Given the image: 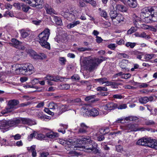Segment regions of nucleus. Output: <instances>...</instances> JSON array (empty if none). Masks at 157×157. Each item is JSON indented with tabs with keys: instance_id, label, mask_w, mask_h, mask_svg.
<instances>
[{
	"instance_id": "6e6552de",
	"label": "nucleus",
	"mask_w": 157,
	"mask_h": 157,
	"mask_svg": "<svg viewBox=\"0 0 157 157\" xmlns=\"http://www.w3.org/2000/svg\"><path fill=\"white\" fill-rule=\"evenodd\" d=\"M138 125L136 124H130L125 126L123 129L124 130H127V132L139 131H144L145 130L143 127L138 128Z\"/></svg>"
},
{
	"instance_id": "a18cd8bd",
	"label": "nucleus",
	"mask_w": 157,
	"mask_h": 157,
	"mask_svg": "<svg viewBox=\"0 0 157 157\" xmlns=\"http://www.w3.org/2000/svg\"><path fill=\"white\" fill-rule=\"evenodd\" d=\"M100 14L101 17L105 18H106L107 17V13L105 10H102L100 12Z\"/></svg>"
},
{
	"instance_id": "864d4df0",
	"label": "nucleus",
	"mask_w": 157,
	"mask_h": 157,
	"mask_svg": "<svg viewBox=\"0 0 157 157\" xmlns=\"http://www.w3.org/2000/svg\"><path fill=\"white\" fill-rule=\"evenodd\" d=\"M154 8L155 7H148V12L151 14H153L154 13Z\"/></svg>"
},
{
	"instance_id": "13d9d810",
	"label": "nucleus",
	"mask_w": 157,
	"mask_h": 157,
	"mask_svg": "<svg viewBox=\"0 0 157 157\" xmlns=\"http://www.w3.org/2000/svg\"><path fill=\"white\" fill-rule=\"evenodd\" d=\"M37 117L38 118L40 119L46 118V116L44 115L41 113H39L37 114Z\"/></svg>"
},
{
	"instance_id": "4d7b16f0",
	"label": "nucleus",
	"mask_w": 157,
	"mask_h": 157,
	"mask_svg": "<svg viewBox=\"0 0 157 157\" xmlns=\"http://www.w3.org/2000/svg\"><path fill=\"white\" fill-rule=\"evenodd\" d=\"M146 29H148L150 30L151 31H152L154 32H156V29H155V26H148V27L146 28Z\"/></svg>"
},
{
	"instance_id": "4c0bfd02",
	"label": "nucleus",
	"mask_w": 157,
	"mask_h": 157,
	"mask_svg": "<svg viewBox=\"0 0 157 157\" xmlns=\"http://www.w3.org/2000/svg\"><path fill=\"white\" fill-rule=\"evenodd\" d=\"M118 57L120 58H124L128 59L129 58V56L125 53H119L118 54Z\"/></svg>"
},
{
	"instance_id": "9b49d317",
	"label": "nucleus",
	"mask_w": 157,
	"mask_h": 157,
	"mask_svg": "<svg viewBox=\"0 0 157 157\" xmlns=\"http://www.w3.org/2000/svg\"><path fill=\"white\" fill-rule=\"evenodd\" d=\"M90 128L84 123L80 124V127L77 132L78 134H84L89 132Z\"/></svg>"
},
{
	"instance_id": "680f3d73",
	"label": "nucleus",
	"mask_w": 157,
	"mask_h": 157,
	"mask_svg": "<svg viewBox=\"0 0 157 157\" xmlns=\"http://www.w3.org/2000/svg\"><path fill=\"white\" fill-rule=\"evenodd\" d=\"M82 0H79V4L80 6L81 7H84L86 6V5L85 3Z\"/></svg>"
},
{
	"instance_id": "e433bc0d",
	"label": "nucleus",
	"mask_w": 157,
	"mask_h": 157,
	"mask_svg": "<svg viewBox=\"0 0 157 157\" xmlns=\"http://www.w3.org/2000/svg\"><path fill=\"white\" fill-rule=\"evenodd\" d=\"M69 17H68L67 20L70 21L74 20L76 18V17L74 14V13L72 12L70 15Z\"/></svg>"
},
{
	"instance_id": "4be33fe9",
	"label": "nucleus",
	"mask_w": 157,
	"mask_h": 157,
	"mask_svg": "<svg viewBox=\"0 0 157 157\" xmlns=\"http://www.w3.org/2000/svg\"><path fill=\"white\" fill-rule=\"evenodd\" d=\"M53 18L54 21L57 25H61L63 24L62 20L61 18L56 16H55Z\"/></svg>"
},
{
	"instance_id": "393cba45",
	"label": "nucleus",
	"mask_w": 157,
	"mask_h": 157,
	"mask_svg": "<svg viewBox=\"0 0 157 157\" xmlns=\"http://www.w3.org/2000/svg\"><path fill=\"white\" fill-rule=\"evenodd\" d=\"M46 135L47 137L50 138H54L57 136V133L53 132L47 133Z\"/></svg>"
},
{
	"instance_id": "423d86ee",
	"label": "nucleus",
	"mask_w": 157,
	"mask_h": 157,
	"mask_svg": "<svg viewBox=\"0 0 157 157\" xmlns=\"http://www.w3.org/2000/svg\"><path fill=\"white\" fill-rule=\"evenodd\" d=\"M15 127L18 124H24L32 125L35 123V122L29 118L19 117L14 119Z\"/></svg>"
},
{
	"instance_id": "c85d7f7f",
	"label": "nucleus",
	"mask_w": 157,
	"mask_h": 157,
	"mask_svg": "<svg viewBox=\"0 0 157 157\" xmlns=\"http://www.w3.org/2000/svg\"><path fill=\"white\" fill-rule=\"evenodd\" d=\"M132 54L137 55L136 58L139 59H141L142 58V53L137 51H133L132 52Z\"/></svg>"
},
{
	"instance_id": "4468645a",
	"label": "nucleus",
	"mask_w": 157,
	"mask_h": 157,
	"mask_svg": "<svg viewBox=\"0 0 157 157\" xmlns=\"http://www.w3.org/2000/svg\"><path fill=\"white\" fill-rule=\"evenodd\" d=\"M153 100V98L152 96L149 98L147 97H141L139 99V102L141 104H145L149 101H152Z\"/></svg>"
},
{
	"instance_id": "aec40b11",
	"label": "nucleus",
	"mask_w": 157,
	"mask_h": 157,
	"mask_svg": "<svg viewBox=\"0 0 157 157\" xmlns=\"http://www.w3.org/2000/svg\"><path fill=\"white\" fill-rule=\"evenodd\" d=\"M128 63V61L126 59H123L122 60L121 62L119 63L120 66L122 69H124L126 68L127 64Z\"/></svg>"
},
{
	"instance_id": "ddd939ff",
	"label": "nucleus",
	"mask_w": 157,
	"mask_h": 157,
	"mask_svg": "<svg viewBox=\"0 0 157 157\" xmlns=\"http://www.w3.org/2000/svg\"><path fill=\"white\" fill-rule=\"evenodd\" d=\"M117 107V104L112 102H109L104 106V109L107 110L114 109Z\"/></svg>"
},
{
	"instance_id": "338daca9",
	"label": "nucleus",
	"mask_w": 157,
	"mask_h": 157,
	"mask_svg": "<svg viewBox=\"0 0 157 157\" xmlns=\"http://www.w3.org/2000/svg\"><path fill=\"white\" fill-rule=\"evenodd\" d=\"M127 107V105L126 104H123L117 106V108L119 109H125Z\"/></svg>"
},
{
	"instance_id": "dca6fc26",
	"label": "nucleus",
	"mask_w": 157,
	"mask_h": 157,
	"mask_svg": "<svg viewBox=\"0 0 157 157\" xmlns=\"http://www.w3.org/2000/svg\"><path fill=\"white\" fill-rule=\"evenodd\" d=\"M123 21H124V17L121 14L118 13L113 21L115 25H117V24Z\"/></svg>"
},
{
	"instance_id": "cd10ccee",
	"label": "nucleus",
	"mask_w": 157,
	"mask_h": 157,
	"mask_svg": "<svg viewBox=\"0 0 157 157\" xmlns=\"http://www.w3.org/2000/svg\"><path fill=\"white\" fill-rule=\"evenodd\" d=\"M80 23V22L78 21H73L72 23L68 24L67 26L68 28L71 29L79 24Z\"/></svg>"
},
{
	"instance_id": "473e14b6",
	"label": "nucleus",
	"mask_w": 157,
	"mask_h": 157,
	"mask_svg": "<svg viewBox=\"0 0 157 157\" xmlns=\"http://www.w3.org/2000/svg\"><path fill=\"white\" fill-rule=\"evenodd\" d=\"M106 78H102L95 79L96 81L98 82L100 84H103L105 83L106 81Z\"/></svg>"
},
{
	"instance_id": "79ce46f5",
	"label": "nucleus",
	"mask_w": 157,
	"mask_h": 157,
	"mask_svg": "<svg viewBox=\"0 0 157 157\" xmlns=\"http://www.w3.org/2000/svg\"><path fill=\"white\" fill-rule=\"evenodd\" d=\"M121 134V131H119L117 132H110L109 135L111 136H116L118 135H120Z\"/></svg>"
},
{
	"instance_id": "9d476101",
	"label": "nucleus",
	"mask_w": 157,
	"mask_h": 157,
	"mask_svg": "<svg viewBox=\"0 0 157 157\" xmlns=\"http://www.w3.org/2000/svg\"><path fill=\"white\" fill-rule=\"evenodd\" d=\"M45 79L47 80L48 81H54L55 82H57L58 81H60L61 82H62L64 81V79H66V78L64 77H60L58 76H52L51 75H48L44 78ZM48 83L50 85H52L50 83V82L49 81H48Z\"/></svg>"
},
{
	"instance_id": "a19ab883",
	"label": "nucleus",
	"mask_w": 157,
	"mask_h": 157,
	"mask_svg": "<svg viewBox=\"0 0 157 157\" xmlns=\"http://www.w3.org/2000/svg\"><path fill=\"white\" fill-rule=\"evenodd\" d=\"M45 137V135L41 133L38 134L36 137V138L40 140H44Z\"/></svg>"
},
{
	"instance_id": "09e8293b",
	"label": "nucleus",
	"mask_w": 157,
	"mask_h": 157,
	"mask_svg": "<svg viewBox=\"0 0 157 157\" xmlns=\"http://www.w3.org/2000/svg\"><path fill=\"white\" fill-rule=\"evenodd\" d=\"M60 61V63L62 65H64L65 64V62H66V59L63 57H61L59 58V59Z\"/></svg>"
},
{
	"instance_id": "7ed1b4c3",
	"label": "nucleus",
	"mask_w": 157,
	"mask_h": 157,
	"mask_svg": "<svg viewBox=\"0 0 157 157\" xmlns=\"http://www.w3.org/2000/svg\"><path fill=\"white\" fill-rule=\"evenodd\" d=\"M34 68L32 64L27 63L24 64L15 70L17 74H21L25 75H30L34 72Z\"/></svg>"
},
{
	"instance_id": "ea45409f",
	"label": "nucleus",
	"mask_w": 157,
	"mask_h": 157,
	"mask_svg": "<svg viewBox=\"0 0 157 157\" xmlns=\"http://www.w3.org/2000/svg\"><path fill=\"white\" fill-rule=\"evenodd\" d=\"M136 45L135 43H132L131 42H127L125 44V46L127 47H129L131 48H133Z\"/></svg>"
},
{
	"instance_id": "bb28decb",
	"label": "nucleus",
	"mask_w": 157,
	"mask_h": 157,
	"mask_svg": "<svg viewBox=\"0 0 157 157\" xmlns=\"http://www.w3.org/2000/svg\"><path fill=\"white\" fill-rule=\"evenodd\" d=\"M59 88L62 90H67L70 88V86L68 84H60L58 87Z\"/></svg>"
},
{
	"instance_id": "f8f14e48",
	"label": "nucleus",
	"mask_w": 157,
	"mask_h": 157,
	"mask_svg": "<svg viewBox=\"0 0 157 157\" xmlns=\"http://www.w3.org/2000/svg\"><path fill=\"white\" fill-rule=\"evenodd\" d=\"M19 103V101L18 100L13 99L9 101L8 103V106L7 108V109H16L15 106Z\"/></svg>"
},
{
	"instance_id": "c756f323",
	"label": "nucleus",
	"mask_w": 157,
	"mask_h": 157,
	"mask_svg": "<svg viewBox=\"0 0 157 157\" xmlns=\"http://www.w3.org/2000/svg\"><path fill=\"white\" fill-rule=\"evenodd\" d=\"M71 13L68 10H67L65 12L63 11L61 12V15L67 19L68 17H69V15Z\"/></svg>"
},
{
	"instance_id": "a878e982",
	"label": "nucleus",
	"mask_w": 157,
	"mask_h": 157,
	"mask_svg": "<svg viewBox=\"0 0 157 157\" xmlns=\"http://www.w3.org/2000/svg\"><path fill=\"white\" fill-rule=\"evenodd\" d=\"M118 14V13H117V11L115 10H112L110 11L109 14L113 21L115 18L116 17L117 15V14Z\"/></svg>"
},
{
	"instance_id": "052dcab7",
	"label": "nucleus",
	"mask_w": 157,
	"mask_h": 157,
	"mask_svg": "<svg viewBox=\"0 0 157 157\" xmlns=\"http://www.w3.org/2000/svg\"><path fill=\"white\" fill-rule=\"evenodd\" d=\"M39 82V79L37 78H35L31 80V82L32 84H35L38 83Z\"/></svg>"
},
{
	"instance_id": "1a4fd4ad",
	"label": "nucleus",
	"mask_w": 157,
	"mask_h": 157,
	"mask_svg": "<svg viewBox=\"0 0 157 157\" xmlns=\"http://www.w3.org/2000/svg\"><path fill=\"white\" fill-rule=\"evenodd\" d=\"M14 119L9 121H3L0 122V128L8 130L9 127H15Z\"/></svg>"
},
{
	"instance_id": "3c124183",
	"label": "nucleus",
	"mask_w": 157,
	"mask_h": 157,
	"mask_svg": "<svg viewBox=\"0 0 157 157\" xmlns=\"http://www.w3.org/2000/svg\"><path fill=\"white\" fill-rule=\"evenodd\" d=\"M109 129H101L100 130V132L102 134L105 135L109 132Z\"/></svg>"
},
{
	"instance_id": "2f4dec72",
	"label": "nucleus",
	"mask_w": 157,
	"mask_h": 157,
	"mask_svg": "<svg viewBox=\"0 0 157 157\" xmlns=\"http://www.w3.org/2000/svg\"><path fill=\"white\" fill-rule=\"evenodd\" d=\"M105 83H106L105 85L106 86H113L114 85H119V83H116V82H112L109 81L107 80V79H106V81H105Z\"/></svg>"
},
{
	"instance_id": "a211bd4d",
	"label": "nucleus",
	"mask_w": 157,
	"mask_h": 157,
	"mask_svg": "<svg viewBox=\"0 0 157 157\" xmlns=\"http://www.w3.org/2000/svg\"><path fill=\"white\" fill-rule=\"evenodd\" d=\"M44 8L48 14H51L52 13L55 14V11L53 9L51 6L46 4L45 5Z\"/></svg>"
},
{
	"instance_id": "37998d69",
	"label": "nucleus",
	"mask_w": 157,
	"mask_h": 157,
	"mask_svg": "<svg viewBox=\"0 0 157 157\" xmlns=\"http://www.w3.org/2000/svg\"><path fill=\"white\" fill-rule=\"evenodd\" d=\"M137 30L136 27H132L127 32V33L128 34H131L132 33L135 32Z\"/></svg>"
},
{
	"instance_id": "412c9836",
	"label": "nucleus",
	"mask_w": 157,
	"mask_h": 157,
	"mask_svg": "<svg viewBox=\"0 0 157 157\" xmlns=\"http://www.w3.org/2000/svg\"><path fill=\"white\" fill-rule=\"evenodd\" d=\"M116 7L117 10L122 12H125L127 10L126 7L122 5H117Z\"/></svg>"
},
{
	"instance_id": "20e7f679",
	"label": "nucleus",
	"mask_w": 157,
	"mask_h": 157,
	"mask_svg": "<svg viewBox=\"0 0 157 157\" xmlns=\"http://www.w3.org/2000/svg\"><path fill=\"white\" fill-rule=\"evenodd\" d=\"M102 62V60L98 58L91 59L90 57H86L83 61L85 65L90 71L94 69L98 64Z\"/></svg>"
},
{
	"instance_id": "0eeeda50",
	"label": "nucleus",
	"mask_w": 157,
	"mask_h": 157,
	"mask_svg": "<svg viewBox=\"0 0 157 157\" xmlns=\"http://www.w3.org/2000/svg\"><path fill=\"white\" fill-rule=\"evenodd\" d=\"M153 139L150 138H143L139 139L136 142V144L139 145L147 146L152 148Z\"/></svg>"
},
{
	"instance_id": "8fccbe9b",
	"label": "nucleus",
	"mask_w": 157,
	"mask_h": 157,
	"mask_svg": "<svg viewBox=\"0 0 157 157\" xmlns=\"http://www.w3.org/2000/svg\"><path fill=\"white\" fill-rule=\"evenodd\" d=\"M117 46V44H111L108 46V47L112 50H114Z\"/></svg>"
},
{
	"instance_id": "f704fd0d",
	"label": "nucleus",
	"mask_w": 157,
	"mask_h": 157,
	"mask_svg": "<svg viewBox=\"0 0 157 157\" xmlns=\"http://www.w3.org/2000/svg\"><path fill=\"white\" fill-rule=\"evenodd\" d=\"M21 6L22 10L25 12H28L30 8V7L23 4H21Z\"/></svg>"
},
{
	"instance_id": "5701e85b",
	"label": "nucleus",
	"mask_w": 157,
	"mask_h": 157,
	"mask_svg": "<svg viewBox=\"0 0 157 157\" xmlns=\"http://www.w3.org/2000/svg\"><path fill=\"white\" fill-rule=\"evenodd\" d=\"M48 106L49 109L52 110H55L57 109L58 108L57 104L53 102L50 103Z\"/></svg>"
},
{
	"instance_id": "39448f33",
	"label": "nucleus",
	"mask_w": 157,
	"mask_h": 157,
	"mask_svg": "<svg viewBox=\"0 0 157 157\" xmlns=\"http://www.w3.org/2000/svg\"><path fill=\"white\" fill-rule=\"evenodd\" d=\"M81 109L83 113L88 116L95 117L99 114L98 111L97 109L94 108L90 109L89 105L82 106Z\"/></svg>"
},
{
	"instance_id": "f257e3e1",
	"label": "nucleus",
	"mask_w": 157,
	"mask_h": 157,
	"mask_svg": "<svg viewBox=\"0 0 157 157\" xmlns=\"http://www.w3.org/2000/svg\"><path fill=\"white\" fill-rule=\"evenodd\" d=\"M58 142L62 145H66V149L69 150V148H73L72 146L78 144H81V146L78 145L77 146L83 149L84 151L88 152H92L95 154H100L101 151L97 148L98 144L92 140L90 137L88 136H85L78 142L76 138L73 139H69L66 140L60 139Z\"/></svg>"
},
{
	"instance_id": "f03ea898",
	"label": "nucleus",
	"mask_w": 157,
	"mask_h": 157,
	"mask_svg": "<svg viewBox=\"0 0 157 157\" xmlns=\"http://www.w3.org/2000/svg\"><path fill=\"white\" fill-rule=\"evenodd\" d=\"M50 34V30L48 29H46L38 35L39 41L41 46L48 49L50 48V45L47 40Z\"/></svg>"
},
{
	"instance_id": "7c9ffc66",
	"label": "nucleus",
	"mask_w": 157,
	"mask_h": 157,
	"mask_svg": "<svg viewBox=\"0 0 157 157\" xmlns=\"http://www.w3.org/2000/svg\"><path fill=\"white\" fill-rule=\"evenodd\" d=\"M71 13L68 10H67L65 12L63 11L61 12V15L67 19L68 17H69V15Z\"/></svg>"
},
{
	"instance_id": "5fc2aeb1",
	"label": "nucleus",
	"mask_w": 157,
	"mask_h": 157,
	"mask_svg": "<svg viewBox=\"0 0 157 157\" xmlns=\"http://www.w3.org/2000/svg\"><path fill=\"white\" fill-rule=\"evenodd\" d=\"M41 22L40 20H34L32 21V23L36 25H39Z\"/></svg>"
},
{
	"instance_id": "b1692460",
	"label": "nucleus",
	"mask_w": 157,
	"mask_h": 157,
	"mask_svg": "<svg viewBox=\"0 0 157 157\" xmlns=\"http://www.w3.org/2000/svg\"><path fill=\"white\" fill-rule=\"evenodd\" d=\"M35 58L43 59L46 57V55L43 53H40L39 54H34Z\"/></svg>"
},
{
	"instance_id": "69168bd1",
	"label": "nucleus",
	"mask_w": 157,
	"mask_h": 157,
	"mask_svg": "<svg viewBox=\"0 0 157 157\" xmlns=\"http://www.w3.org/2000/svg\"><path fill=\"white\" fill-rule=\"evenodd\" d=\"M113 97L114 98L121 99L123 98V97L121 95L119 94H114L113 95Z\"/></svg>"
},
{
	"instance_id": "bf43d9fd",
	"label": "nucleus",
	"mask_w": 157,
	"mask_h": 157,
	"mask_svg": "<svg viewBox=\"0 0 157 157\" xmlns=\"http://www.w3.org/2000/svg\"><path fill=\"white\" fill-rule=\"evenodd\" d=\"M131 76V75L130 74L128 73L126 74H124V76H122L121 78H124L125 79H127L129 78Z\"/></svg>"
},
{
	"instance_id": "58836bf2",
	"label": "nucleus",
	"mask_w": 157,
	"mask_h": 157,
	"mask_svg": "<svg viewBox=\"0 0 157 157\" xmlns=\"http://www.w3.org/2000/svg\"><path fill=\"white\" fill-rule=\"evenodd\" d=\"M96 90L98 91L101 92L106 91L107 90V88L105 86H100L97 87Z\"/></svg>"
},
{
	"instance_id": "e2e57ef3",
	"label": "nucleus",
	"mask_w": 157,
	"mask_h": 157,
	"mask_svg": "<svg viewBox=\"0 0 157 157\" xmlns=\"http://www.w3.org/2000/svg\"><path fill=\"white\" fill-rule=\"evenodd\" d=\"M152 148H154L155 149H157V141L155 140H153Z\"/></svg>"
},
{
	"instance_id": "2eb2a0df",
	"label": "nucleus",
	"mask_w": 157,
	"mask_h": 157,
	"mask_svg": "<svg viewBox=\"0 0 157 157\" xmlns=\"http://www.w3.org/2000/svg\"><path fill=\"white\" fill-rule=\"evenodd\" d=\"M124 1L127 5L131 7L134 8L137 6L136 0H124Z\"/></svg>"
},
{
	"instance_id": "f3484780",
	"label": "nucleus",
	"mask_w": 157,
	"mask_h": 157,
	"mask_svg": "<svg viewBox=\"0 0 157 157\" xmlns=\"http://www.w3.org/2000/svg\"><path fill=\"white\" fill-rule=\"evenodd\" d=\"M21 36L23 38H25L30 34V32L25 29H21L19 30Z\"/></svg>"
},
{
	"instance_id": "c03bdc74",
	"label": "nucleus",
	"mask_w": 157,
	"mask_h": 157,
	"mask_svg": "<svg viewBox=\"0 0 157 157\" xmlns=\"http://www.w3.org/2000/svg\"><path fill=\"white\" fill-rule=\"evenodd\" d=\"M116 150L118 152H121L123 151V148L122 146L118 145L116 146Z\"/></svg>"
},
{
	"instance_id": "0e129e2a",
	"label": "nucleus",
	"mask_w": 157,
	"mask_h": 157,
	"mask_svg": "<svg viewBox=\"0 0 157 157\" xmlns=\"http://www.w3.org/2000/svg\"><path fill=\"white\" fill-rule=\"evenodd\" d=\"M44 105V102H42L38 103L37 105L35 107L36 108H40L43 107Z\"/></svg>"
},
{
	"instance_id": "6e6d98bb",
	"label": "nucleus",
	"mask_w": 157,
	"mask_h": 157,
	"mask_svg": "<svg viewBox=\"0 0 157 157\" xmlns=\"http://www.w3.org/2000/svg\"><path fill=\"white\" fill-rule=\"evenodd\" d=\"M44 111L47 113L48 114L51 115H54V113L53 112H51L49 109L45 108L44 109Z\"/></svg>"
},
{
	"instance_id": "72a5a7b5",
	"label": "nucleus",
	"mask_w": 157,
	"mask_h": 157,
	"mask_svg": "<svg viewBox=\"0 0 157 157\" xmlns=\"http://www.w3.org/2000/svg\"><path fill=\"white\" fill-rule=\"evenodd\" d=\"M11 41L13 43V44L15 46V47L19 44H21V42L14 38L12 39Z\"/></svg>"
},
{
	"instance_id": "6ab92c4d",
	"label": "nucleus",
	"mask_w": 157,
	"mask_h": 157,
	"mask_svg": "<svg viewBox=\"0 0 157 157\" xmlns=\"http://www.w3.org/2000/svg\"><path fill=\"white\" fill-rule=\"evenodd\" d=\"M36 146L33 145L30 147L28 148V150L32 153V156L33 157H35L36 155V153L35 150Z\"/></svg>"
},
{
	"instance_id": "49530a36",
	"label": "nucleus",
	"mask_w": 157,
	"mask_h": 157,
	"mask_svg": "<svg viewBox=\"0 0 157 157\" xmlns=\"http://www.w3.org/2000/svg\"><path fill=\"white\" fill-rule=\"evenodd\" d=\"M140 37L145 38L146 39H149L150 38V36L146 34L144 32H142L140 33Z\"/></svg>"
},
{
	"instance_id": "de8ad7c7",
	"label": "nucleus",
	"mask_w": 157,
	"mask_h": 157,
	"mask_svg": "<svg viewBox=\"0 0 157 157\" xmlns=\"http://www.w3.org/2000/svg\"><path fill=\"white\" fill-rule=\"evenodd\" d=\"M154 56L153 54H146L145 56V58L147 60H149L152 59Z\"/></svg>"
},
{
	"instance_id": "603ef678",
	"label": "nucleus",
	"mask_w": 157,
	"mask_h": 157,
	"mask_svg": "<svg viewBox=\"0 0 157 157\" xmlns=\"http://www.w3.org/2000/svg\"><path fill=\"white\" fill-rule=\"evenodd\" d=\"M155 123L152 120H146L145 121V124L147 125H151L154 124Z\"/></svg>"
},
{
	"instance_id": "c9c22d12",
	"label": "nucleus",
	"mask_w": 157,
	"mask_h": 157,
	"mask_svg": "<svg viewBox=\"0 0 157 157\" xmlns=\"http://www.w3.org/2000/svg\"><path fill=\"white\" fill-rule=\"evenodd\" d=\"M78 50L80 52H83L86 51H90L92 50V49L88 48H85L83 47L78 48H77Z\"/></svg>"
},
{
	"instance_id": "774afa93",
	"label": "nucleus",
	"mask_w": 157,
	"mask_h": 157,
	"mask_svg": "<svg viewBox=\"0 0 157 157\" xmlns=\"http://www.w3.org/2000/svg\"><path fill=\"white\" fill-rule=\"evenodd\" d=\"M13 137H14V139L15 140H18L21 138V136L19 134H17L14 136H13Z\"/></svg>"
}]
</instances>
